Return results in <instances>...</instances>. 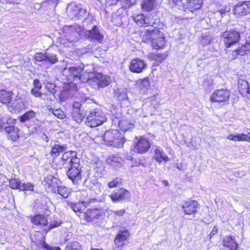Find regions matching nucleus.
Instances as JSON below:
<instances>
[{"mask_svg": "<svg viewBox=\"0 0 250 250\" xmlns=\"http://www.w3.org/2000/svg\"><path fill=\"white\" fill-rule=\"evenodd\" d=\"M150 146L149 140L146 138L141 137L138 140L135 146V148L139 153H144L148 151Z\"/></svg>", "mask_w": 250, "mask_h": 250, "instance_id": "nucleus-20", "label": "nucleus"}, {"mask_svg": "<svg viewBox=\"0 0 250 250\" xmlns=\"http://www.w3.org/2000/svg\"><path fill=\"white\" fill-rule=\"evenodd\" d=\"M71 192V190L70 188L64 186L59 187L57 189V193L64 198H68Z\"/></svg>", "mask_w": 250, "mask_h": 250, "instance_id": "nucleus-37", "label": "nucleus"}, {"mask_svg": "<svg viewBox=\"0 0 250 250\" xmlns=\"http://www.w3.org/2000/svg\"><path fill=\"white\" fill-rule=\"evenodd\" d=\"M157 60L160 61H162L166 58V55L164 54H160L157 56Z\"/></svg>", "mask_w": 250, "mask_h": 250, "instance_id": "nucleus-58", "label": "nucleus"}, {"mask_svg": "<svg viewBox=\"0 0 250 250\" xmlns=\"http://www.w3.org/2000/svg\"><path fill=\"white\" fill-rule=\"evenodd\" d=\"M45 56L46 57L45 61L49 62L51 63H55L58 61L56 56L54 54L45 53Z\"/></svg>", "mask_w": 250, "mask_h": 250, "instance_id": "nucleus-45", "label": "nucleus"}, {"mask_svg": "<svg viewBox=\"0 0 250 250\" xmlns=\"http://www.w3.org/2000/svg\"><path fill=\"white\" fill-rule=\"evenodd\" d=\"M67 250H82V246L78 242L74 241L67 245Z\"/></svg>", "mask_w": 250, "mask_h": 250, "instance_id": "nucleus-43", "label": "nucleus"}, {"mask_svg": "<svg viewBox=\"0 0 250 250\" xmlns=\"http://www.w3.org/2000/svg\"><path fill=\"white\" fill-rule=\"evenodd\" d=\"M117 120L118 121L119 127L123 131H127L134 127L133 124L125 117H123L119 120L118 119Z\"/></svg>", "mask_w": 250, "mask_h": 250, "instance_id": "nucleus-27", "label": "nucleus"}, {"mask_svg": "<svg viewBox=\"0 0 250 250\" xmlns=\"http://www.w3.org/2000/svg\"><path fill=\"white\" fill-rule=\"evenodd\" d=\"M90 250H103V249L102 248H91L90 249Z\"/></svg>", "mask_w": 250, "mask_h": 250, "instance_id": "nucleus-61", "label": "nucleus"}, {"mask_svg": "<svg viewBox=\"0 0 250 250\" xmlns=\"http://www.w3.org/2000/svg\"><path fill=\"white\" fill-rule=\"evenodd\" d=\"M122 158L117 155L110 156L107 160L108 163L115 168L120 167L122 166Z\"/></svg>", "mask_w": 250, "mask_h": 250, "instance_id": "nucleus-31", "label": "nucleus"}, {"mask_svg": "<svg viewBox=\"0 0 250 250\" xmlns=\"http://www.w3.org/2000/svg\"><path fill=\"white\" fill-rule=\"evenodd\" d=\"M106 120V113L101 109L96 108L91 110L87 115L85 124L88 126L94 127L102 125Z\"/></svg>", "mask_w": 250, "mask_h": 250, "instance_id": "nucleus-3", "label": "nucleus"}, {"mask_svg": "<svg viewBox=\"0 0 250 250\" xmlns=\"http://www.w3.org/2000/svg\"><path fill=\"white\" fill-rule=\"evenodd\" d=\"M177 168L178 169H181V167H180V166H177Z\"/></svg>", "mask_w": 250, "mask_h": 250, "instance_id": "nucleus-64", "label": "nucleus"}, {"mask_svg": "<svg viewBox=\"0 0 250 250\" xmlns=\"http://www.w3.org/2000/svg\"><path fill=\"white\" fill-rule=\"evenodd\" d=\"M127 90L125 88H117L115 90V95L118 97L120 100H125L127 99L128 97L127 95Z\"/></svg>", "mask_w": 250, "mask_h": 250, "instance_id": "nucleus-36", "label": "nucleus"}, {"mask_svg": "<svg viewBox=\"0 0 250 250\" xmlns=\"http://www.w3.org/2000/svg\"><path fill=\"white\" fill-rule=\"evenodd\" d=\"M5 130L8 134L9 139L15 141L19 138V129L14 125H8L5 127Z\"/></svg>", "mask_w": 250, "mask_h": 250, "instance_id": "nucleus-26", "label": "nucleus"}, {"mask_svg": "<svg viewBox=\"0 0 250 250\" xmlns=\"http://www.w3.org/2000/svg\"><path fill=\"white\" fill-rule=\"evenodd\" d=\"M142 38L145 42H151L155 49L163 48L166 43L163 32L154 27H148L142 32Z\"/></svg>", "mask_w": 250, "mask_h": 250, "instance_id": "nucleus-2", "label": "nucleus"}, {"mask_svg": "<svg viewBox=\"0 0 250 250\" xmlns=\"http://www.w3.org/2000/svg\"><path fill=\"white\" fill-rule=\"evenodd\" d=\"M61 223L62 222L59 219H58V218H55L54 220L51 221L50 224L49 225V229L46 231H48V230H50L53 228L60 226L61 224Z\"/></svg>", "mask_w": 250, "mask_h": 250, "instance_id": "nucleus-46", "label": "nucleus"}, {"mask_svg": "<svg viewBox=\"0 0 250 250\" xmlns=\"http://www.w3.org/2000/svg\"><path fill=\"white\" fill-rule=\"evenodd\" d=\"M245 44L248 46V47H249L250 52V36H249L246 38Z\"/></svg>", "mask_w": 250, "mask_h": 250, "instance_id": "nucleus-59", "label": "nucleus"}, {"mask_svg": "<svg viewBox=\"0 0 250 250\" xmlns=\"http://www.w3.org/2000/svg\"><path fill=\"white\" fill-rule=\"evenodd\" d=\"M147 67L146 62L143 59L136 58L132 59L129 65V70L135 73H142Z\"/></svg>", "mask_w": 250, "mask_h": 250, "instance_id": "nucleus-12", "label": "nucleus"}, {"mask_svg": "<svg viewBox=\"0 0 250 250\" xmlns=\"http://www.w3.org/2000/svg\"><path fill=\"white\" fill-rule=\"evenodd\" d=\"M21 186V181L18 179H11L9 181V187L12 189H18L20 190Z\"/></svg>", "mask_w": 250, "mask_h": 250, "instance_id": "nucleus-42", "label": "nucleus"}, {"mask_svg": "<svg viewBox=\"0 0 250 250\" xmlns=\"http://www.w3.org/2000/svg\"><path fill=\"white\" fill-rule=\"evenodd\" d=\"M36 116V112L33 110H30L19 117V120L21 122H25L34 118Z\"/></svg>", "mask_w": 250, "mask_h": 250, "instance_id": "nucleus-38", "label": "nucleus"}, {"mask_svg": "<svg viewBox=\"0 0 250 250\" xmlns=\"http://www.w3.org/2000/svg\"><path fill=\"white\" fill-rule=\"evenodd\" d=\"M156 0H144L141 4L142 8L146 11L153 10L156 5Z\"/></svg>", "mask_w": 250, "mask_h": 250, "instance_id": "nucleus-33", "label": "nucleus"}, {"mask_svg": "<svg viewBox=\"0 0 250 250\" xmlns=\"http://www.w3.org/2000/svg\"><path fill=\"white\" fill-rule=\"evenodd\" d=\"M31 221L36 225L46 226L48 224L47 217L41 214H37L31 217Z\"/></svg>", "mask_w": 250, "mask_h": 250, "instance_id": "nucleus-28", "label": "nucleus"}, {"mask_svg": "<svg viewBox=\"0 0 250 250\" xmlns=\"http://www.w3.org/2000/svg\"><path fill=\"white\" fill-rule=\"evenodd\" d=\"M134 21L140 26L153 27L155 22L149 16L145 17L143 14H138L134 17Z\"/></svg>", "mask_w": 250, "mask_h": 250, "instance_id": "nucleus-16", "label": "nucleus"}, {"mask_svg": "<svg viewBox=\"0 0 250 250\" xmlns=\"http://www.w3.org/2000/svg\"><path fill=\"white\" fill-rule=\"evenodd\" d=\"M53 114L58 118L62 119L65 117L64 112L61 109H57L53 111Z\"/></svg>", "mask_w": 250, "mask_h": 250, "instance_id": "nucleus-48", "label": "nucleus"}, {"mask_svg": "<svg viewBox=\"0 0 250 250\" xmlns=\"http://www.w3.org/2000/svg\"><path fill=\"white\" fill-rule=\"evenodd\" d=\"M221 36L227 48L238 42L240 39L239 32L234 30L226 31L222 33Z\"/></svg>", "mask_w": 250, "mask_h": 250, "instance_id": "nucleus-10", "label": "nucleus"}, {"mask_svg": "<svg viewBox=\"0 0 250 250\" xmlns=\"http://www.w3.org/2000/svg\"><path fill=\"white\" fill-rule=\"evenodd\" d=\"M40 89H37L36 88H33L31 90V93L34 96L38 97H41L42 95L41 93L40 92Z\"/></svg>", "mask_w": 250, "mask_h": 250, "instance_id": "nucleus-54", "label": "nucleus"}, {"mask_svg": "<svg viewBox=\"0 0 250 250\" xmlns=\"http://www.w3.org/2000/svg\"><path fill=\"white\" fill-rule=\"evenodd\" d=\"M67 150V146L65 145H61L59 143H56L52 146L51 154L52 156H57L59 153L63 152Z\"/></svg>", "mask_w": 250, "mask_h": 250, "instance_id": "nucleus-30", "label": "nucleus"}, {"mask_svg": "<svg viewBox=\"0 0 250 250\" xmlns=\"http://www.w3.org/2000/svg\"><path fill=\"white\" fill-rule=\"evenodd\" d=\"M85 113L84 110L72 111V117L73 119L78 123H81L84 117Z\"/></svg>", "mask_w": 250, "mask_h": 250, "instance_id": "nucleus-35", "label": "nucleus"}, {"mask_svg": "<svg viewBox=\"0 0 250 250\" xmlns=\"http://www.w3.org/2000/svg\"><path fill=\"white\" fill-rule=\"evenodd\" d=\"M202 43L203 45H210L212 46L211 49H214L216 47V45L217 44V40L210 36H206L202 40Z\"/></svg>", "mask_w": 250, "mask_h": 250, "instance_id": "nucleus-34", "label": "nucleus"}, {"mask_svg": "<svg viewBox=\"0 0 250 250\" xmlns=\"http://www.w3.org/2000/svg\"><path fill=\"white\" fill-rule=\"evenodd\" d=\"M81 104L79 102H74L73 104L72 111L83 110L81 109Z\"/></svg>", "mask_w": 250, "mask_h": 250, "instance_id": "nucleus-52", "label": "nucleus"}, {"mask_svg": "<svg viewBox=\"0 0 250 250\" xmlns=\"http://www.w3.org/2000/svg\"><path fill=\"white\" fill-rule=\"evenodd\" d=\"M83 28L78 24L65 27L64 31L66 40L70 42H76L81 36Z\"/></svg>", "mask_w": 250, "mask_h": 250, "instance_id": "nucleus-9", "label": "nucleus"}, {"mask_svg": "<svg viewBox=\"0 0 250 250\" xmlns=\"http://www.w3.org/2000/svg\"><path fill=\"white\" fill-rule=\"evenodd\" d=\"M91 70L88 71L81 66H70L64 68L63 73L67 74V81L66 83L71 85V87L75 86L77 88L79 82L85 83L89 79V73Z\"/></svg>", "mask_w": 250, "mask_h": 250, "instance_id": "nucleus-1", "label": "nucleus"}, {"mask_svg": "<svg viewBox=\"0 0 250 250\" xmlns=\"http://www.w3.org/2000/svg\"><path fill=\"white\" fill-rule=\"evenodd\" d=\"M82 192H83V195H84L86 194V192L84 190H82Z\"/></svg>", "mask_w": 250, "mask_h": 250, "instance_id": "nucleus-63", "label": "nucleus"}, {"mask_svg": "<svg viewBox=\"0 0 250 250\" xmlns=\"http://www.w3.org/2000/svg\"><path fill=\"white\" fill-rule=\"evenodd\" d=\"M67 206L72 209L75 212H82L85 208V203L83 202H79L76 204L66 201Z\"/></svg>", "mask_w": 250, "mask_h": 250, "instance_id": "nucleus-29", "label": "nucleus"}, {"mask_svg": "<svg viewBox=\"0 0 250 250\" xmlns=\"http://www.w3.org/2000/svg\"><path fill=\"white\" fill-rule=\"evenodd\" d=\"M233 12L235 15L239 16L250 14V1L238 3L234 6Z\"/></svg>", "mask_w": 250, "mask_h": 250, "instance_id": "nucleus-15", "label": "nucleus"}, {"mask_svg": "<svg viewBox=\"0 0 250 250\" xmlns=\"http://www.w3.org/2000/svg\"><path fill=\"white\" fill-rule=\"evenodd\" d=\"M104 140L108 145L117 147H122L125 141L124 136L116 129L106 131L104 136Z\"/></svg>", "mask_w": 250, "mask_h": 250, "instance_id": "nucleus-4", "label": "nucleus"}, {"mask_svg": "<svg viewBox=\"0 0 250 250\" xmlns=\"http://www.w3.org/2000/svg\"><path fill=\"white\" fill-rule=\"evenodd\" d=\"M69 17L71 19H80L86 15V10L82 4L75 2L69 3L67 8Z\"/></svg>", "mask_w": 250, "mask_h": 250, "instance_id": "nucleus-8", "label": "nucleus"}, {"mask_svg": "<svg viewBox=\"0 0 250 250\" xmlns=\"http://www.w3.org/2000/svg\"><path fill=\"white\" fill-rule=\"evenodd\" d=\"M33 84H34V88L41 89V88L42 87V85L41 82H40V81L38 80H35L34 81Z\"/></svg>", "mask_w": 250, "mask_h": 250, "instance_id": "nucleus-55", "label": "nucleus"}, {"mask_svg": "<svg viewBox=\"0 0 250 250\" xmlns=\"http://www.w3.org/2000/svg\"><path fill=\"white\" fill-rule=\"evenodd\" d=\"M93 82L96 83L99 88H104L108 86L111 83L110 77L102 73L96 74L93 78Z\"/></svg>", "mask_w": 250, "mask_h": 250, "instance_id": "nucleus-19", "label": "nucleus"}, {"mask_svg": "<svg viewBox=\"0 0 250 250\" xmlns=\"http://www.w3.org/2000/svg\"><path fill=\"white\" fill-rule=\"evenodd\" d=\"M45 59H46L45 53L43 54L42 53H39L36 54L35 55V59L38 62L45 61Z\"/></svg>", "mask_w": 250, "mask_h": 250, "instance_id": "nucleus-49", "label": "nucleus"}, {"mask_svg": "<svg viewBox=\"0 0 250 250\" xmlns=\"http://www.w3.org/2000/svg\"><path fill=\"white\" fill-rule=\"evenodd\" d=\"M173 1L179 9L185 10L187 9L190 11L199 9L203 3L202 0H173Z\"/></svg>", "mask_w": 250, "mask_h": 250, "instance_id": "nucleus-6", "label": "nucleus"}, {"mask_svg": "<svg viewBox=\"0 0 250 250\" xmlns=\"http://www.w3.org/2000/svg\"><path fill=\"white\" fill-rule=\"evenodd\" d=\"M246 134H230L227 137V139L234 141H244Z\"/></svg>", "mask_w": 250, "mask_h": 250, "instance_id": "nucleus-41", "label": "nucleus"}, {"mask_svg": "<svg viewBox=\"0 0 250 250\" xmlns=\"http://www.w3.org/2000/svg\"><path fill=\"white\" fill-rule=\"evenodd\" d=\"M13 93L12 92L7 91L4 90L0 91V102L2 104H6L9 108H12V109L19 110L21 107V101L19 100H12Z\"/></svg>", "mask_w": 250, "mask_h": 250, "instance_id": "nucleus-5", "label": "nucleus"}, {"mask_svg": "<svg viewBox=\"0 0 250 250\" xmlns=\"http://www.w3.org/2000/svg\"><path fill=\"white\" fill-rule=\"evenodd\" d=\"M222 245L229 248L230 250H238V244L236 242L235 237L229 235L224 237Z\"/></svg>", "mask_w": 250, "mask_h": 250, "instance_id": "nucleus-24", "label": "nucleus"}, {"mask_svg": "<svg viewBox=\"0 0 250 250\" xmlns=\"http://www.w3.org/2000/svg\"><path fill=\"white\" fill-rule=\"evenodd\" d=\"M74 161L71 164L70 167H67L68 170L67 175L74 183L78 184L82 178L81 168H80V159L75 158Z\"/></svg>", "mask_w": 250, "mask_h": 250, "instance_id": "nucleus-7", "label": "nucleus"}, {"mask_svg": "<svg viewBox=\"0 0 250 250\" xmlns=\"http://www.w3.org/2000/svg\"><path fill=\"white\" fill-rule=\"evenodd\" d=\"M87 32L88 38L91 41H96L99 43L102 42L104 36L100 32L96 26H94L91 30L87 31Z\"/></svg>", "mask_w": 250, "mask_h": 250, "instance_id": "nucleus-22", "label": "nucleus"}, {"mask_svg": "<svg viewBox=\"0 0 250 250\" xmlns=\"http://www.w3.org/2000/svg\"><path fill=\"white\" fill-rule=\"evenodd\" d=\"M129 232L126 228H120L118 233L114 240L115 243L117 247L122 248L125 245V242L129 238Z\"/></svg>", "mask_w": 250, "mask_h": 250, "instance_id": "nucleus-13", "label": "nucleus"}, {"mask_svg": "<svg viewBox=\"0 0 250 250\" xmlns=\"http://www.w3.org/2000/svg\"><path fill=\"white\" fill-rule=\"evenodd\" d=\"M249 51L250 52L249 47L245 44L239 47L236 50L233 51V53H235L236 55H239L241 56H244Z\"/></svg>", "mask_w": 250, "mask_h": 250, "instance_id": "nucleus-40", "label": "nucleus"}, {"mask_svg": "<svg viewBox=\"0 0 250 250\" xmlns=\"http://www.w3.org/2000/svg\"><path fill=\"white\" fill-rule=\"evenodd\" d=\"M229 96L230 92L227 89H218L215 90L211 94L210 97V101L211 102H226L229 100Z\"/></svg>", "mask_w": 250, "mask_h": 250, "instance_id": "nucleus-11", "label": "nucleus"}, {"mask_svg": "<svg viewBox=\"0 0 250 250\" xmlns=\"http://www.w3.org/2000/svg\"><path fill=\"white\" fill-rule=\"evenodd\" d=\"M230 9V8L229 6H225L220 9L219 13L222 16H223L226 13L229 12Z\"/></svg>", "mask_w": 250, "mask_h": 250, "instance_id": "nucleus-50", "label": "nucleus"}, {"mask_svg": "<svg viewBox=\"0 0 250 250\" xmlns=\"http://www.w3.org/2000/svg\"><path fill=\"white\" fill-rule=\"evenodd\" d=\"M241 85L244 86L243 89L245 90L246 92H248L249 84L247 81H242Z\"/></svg>", "mask_w": 250, "mask_h": 250, "instance_id": "nucleus-56", "label": "nucleus"}, {"mask_svg": "<svg viewBox=\"0 0 250 250\" xmlns=\"http://www.w3.org/2000/svg\"><path fill=\"white\" fill-rule=\"evenodd\" d=\"M104 210L101 208H92L88 209L85 213V219L88 222H92L96 219L103 217Z\"/></svg>", "mask_w": 250, "mask_h": 250, "instance_id": "nucleus-18", "label": "nucleus"}, {"mask_svg": "<svg viewBox=\"0 0 250 250\" xmlns=\"http://www.w3.org/2000/svg\"><path fill=\"white\" fill-rule=\"evenodd\" d=\"M34 186L29 183H24L21 184L20 190L22 191H33Z\"/></svg>", "mask_w": 250, "mask_h": 250, "instance_id": "nucleus-44", "label": "nucleus"}, {"mask_svg": "<svg viewBox=\"0 0 250 250\" xmlns=\"http://www.w3.org/2000/svg\"><path fill=\"white\" fill-rule=\"evenodd\" d=\"M42 247H44L48 249V250H61L60 248L58 247H48L45 242L43 241L41 243Z\"/></svg>", "mask_w": 250, "mask_h": 250, "instance_id": "nucleus-51", "label": "nucleus"}, {"mask_svg": "<svg viewBox=\"0 0 250 250\" xmlns=\"http://www.w3.org/2000/svg\"><path fill=\"white\" fill-rule=\"evenodd\" d=\"M4 122L6 123V125H10L11 124H15L16 120L12 118H4Z\"/></svg>", "mask_w": 250, "mask_h": 250, "instance_id": "nucleus-53", "label": "nucleus"}, {"mask_svg": "<svg viewBox=\"0 0 250 250\" xmlns=\"http://www.w3.org/2000/svg\"><path fill=\"white\" fill-rule=\"evenodd\" d=\"M120 184V180L118 178H116L109 182L108 184V186L109 188H113L119 186Z\"/></svg>", "mask_w": 250, "mask_h": 250, "instance_id": "nucleus-47", "label": "nucleus"}, {"mask_svg": "<svg viewBox=\"0 0 250 250\" xmlns=\"http://www.w3.org/2000/svg\"><path fill=\"white\" fill-rule=\"evenodd\" d=\"M109 196L113 202H117L129 198L130 193L126 189H120L117 192L112 193Z\"/></svg>", "mask_w": 250, "mask_h": 250, "instance_id": "nucleus-21", "label": "nucleus"}, {"mask_svg": "<svg viewBox=\"0 0 250 250\" xmlns=\"http://www.w3.org/2000/svg\"><path fill=\"white\" fill-rule=\"evenodd\" d=\"M153 159L159 163L163 161L167 162L169 158L160 146H156L154 150Z\"/></svg>", "mask_w": 250, "mask_h": 250, "instance_id": "nucleus-23", "label": "nucleus"}, {"mask_svg": "<svg viewBox=\"0 0 250 250\" xmlns=\"http://www.w3.org/2000/svg\"><path fill=\"white\" fill-rule=\"evenodd\" d=\"M245 139L244 141H246L249 142H250V137L248 135L246 134V137H245Z\"/></svg>", "mask_w": 250, "mask_h": 250, "instance_id": "nucleus-60", "label": "nucleus"}, {"mask_svg": "<svg viewBox=\"0 0 250 250\" xmlns=\"http://www.w3.org/2000/svg\"><path fill=\"white\" fill-rule=\"evenodd\" d=\"M46 188L48 191L57 193L59 188V180L52 175H48L44 179Z\"/></svg>", "mask_w": 250, "mask_h": 250, "instance_id": "nucleus-17", "label": "nucleus"}, {"mask_svg": "<svg viewBox=\"0 0 250 250\" xmlns=\"http://www.w3.org/2000/svg\"><path fill=\"white\" fill-rule=\"evenodd\" d=\"M125 210L124 209L118 210L117 211H113L112 210H107L108 217L111 219L115 218L116 216H122L125 213Z\"/></svg>", "mask_w": 250, "mask_h": 250, "instance_id": "nucleus-39", "label": "nucleus"}, {"mask_svg": "<svg viewBox=\"0 0 250 250\" xmlns=\"http://www.w3.org/2000/svg\"><path fill=\"white\" fill-rule=\"evenodd\" d=\"M6 123L4 122V118H0V129L6 127Z\"/></svg>", "mask_w": 250, "mask_h": 250, "instance_id": "nucleus-57", "label": "nucleus"}, {"mask_svg": "<svg viewBox=\"0 0 250 250\" xmlns=\"http://www.w3.org/2000/svg\"><path fill=\"white\" fill-rule=\"evenodd\" d=\"M119 0H112L113 3H116L117 1H118Z\"/></svg>", "mask_w": 250, "mask_h": 250, "instance_id": "nucleus-62", "label": "nucleus"}, {"mask_svg": "<svg viewBox=\"0 0 250 250\" xmlns=\"http://www.w3.org/2000/svg\"><path fill=\"white\" fill-rule=\"evenodd\" d=\"M182 208L185 214L195 215L198 209V203L194 200H189L182 203Z\"/></svg>", "mask_w": 250, "mask_h": 250, "instance_id": "nucleus-14", "label": "nucleus"}, {"mask_svg": "<svg viewBox=\"0 0 250 250\" xmlns=\"http://www.w3.org/2000/svg\"><path fill=\"white\" fill-rule=\"evenodd\" d=\"M75 158H78L77 157V153L75 151H67L65 152L62 157V162L63 166L65 168L71 165L73 162L74 161Z\"/></svg>", "mask_w": 250, "mask_h": 250, "instance_id": "nucleus-25", "label": "nucleus"}, {"mask_svg": "<svg viewBox=\"0 0 250 250\" xmlns=\"http://www.w3.org/2000/svg\"><path fill=\"white\" fill-rule=\"evenodd\" d=\"M136 84L138 87L143 92H145L149 87V79L148 77H146L143 79H140L137 81Z\"/></svg>", "mask_w": 250, "mask_h": 250, "instance_id": "nucleus-32", "label": "nucleus"}]
</instances>
